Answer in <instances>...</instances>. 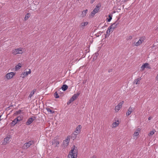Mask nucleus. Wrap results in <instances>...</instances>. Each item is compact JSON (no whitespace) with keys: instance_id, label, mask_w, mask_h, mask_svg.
I'll use <instances>...</instances> for the list:
<instances>
[{"instance_id":"obj_23","label":"nucleus","mask_w":158,"mask_h":158,"mask_svg":"<svg viewBox=\"0 0 158 158\" xmlns=\"http://www.w3.org/2000/svg\"><path fill=\"white\" fill-rule=\"evenodd\" d=\"M21 64L20 63H19L18 64L16 65L15 67V70L16 71L17 70H18L20 69V68L21 67Z\"/></svg>"},{"instance_id":"obj_8","label":"nucleus","mask_w":158,"mask_h":158,"mask_svg":"<svg viewBox=\"0 0 158 158\" xmlns=\"http://www.w3.org/2000/svg\"><path fill=\"white\" fill-rule=\"evenodd\" d=\"M118 24V23L116 21L109 27L110 28V29H111V31H112L114 30V29L116 27L117 25Z\"/></svg>"},{"instance_id":"obj_45","label":"nucleus","mask_w":158,"mask_h":158,"mask_svg":"<svg viewBox=\"0 0 158 158\" xmlns=\"http://www.w3.org/2000/svg\"><path fill=\"white\" fill-rule=\"evenodd\" d=\"M1 116H2V115H0V118H1Z\"/></svg>"},{"instance_id":"obj_18","label":"nucleus","mask_w":158,"mask_h":158,"mask_svg":"<svg viewBox=\"0 0 158 158\" xmlns=\"http://www.w3.org/2000/svg\"><path fill=\"white\" fill-rule=\"evenodd\" d=\"M110 31H111V29H110V28L108 27L107 30L106 31V35L105 36L106 38V36H109L110 35Z\"/></svg>"},{"instance_id":"obj_25","label":"nucleus","mask_w":158,"mask_h":158,"mask_svg":"<svg viewBox=\"0 0 158 158\" xmlns=\"http://www.w3.org/2000/svg\"><path fill=\"white\" fill-rule=\"evenodd\" d=\"M35 91V89H34L32 91H31V93L29 96V97L31 98L32 97V96L34 94Z\"/></svg>"},{"instance_id":"obj_9","label":"nucleus","mask_w":158,"mask_h":158,"mask_svg":"<svg viewBox=\"0 0 158 158\" xmlns=\"http://www.w3.org/2000/svg\"><path fill=\"white\" fill-rule=\"evenodd\" d=\"M35 118L36 117L34 116L29 118L27 120V121L26 122V125H29L30 124Z\"/></svg>"},{"instance_id":"obj_29","label":"nucleus","mask_w":158,"mask_h":158,"mask_svg":"<svg viewBox=\"0 0 158 158\" xmlns=\"http://www.w3.org/2000/svg\"><path fill=\"white\" fill-rule=\"evenodd\" d=\"M54 97L56 98H59V96L58 95L57 92L56 91L54 94Z\"/></svg>"},{"instance_id":"obj_42","label":"nucleus","mask_w":158,"mask_h":158,"mask_svg":"<svg viewBox=\"0 0 158 158\" xmlns=\"http://www.w3.org/2000/svg\"><path fill=\"white\" fill-rule=\"evenodd\" d=\"M86 82V81H83V83L84 84V83H85Z\"/></svg>"},{"instance_id":"obj_5","label":"nucleus","mask_w":158,"mask_h":158,"mask_svg":"<svg viewBox=\"0 0 158 158\" xmlns=\"http://www.w3.org/2000/svg\"><path fill=\"white\" fill-rule=\"evenodd\" d=\"M33 143V142L32 141H29L27 143H26L24 144L23 147V149H27L32 145Z\"/></svg>"},{"instance_id":"obj_17","label":"nucleus","mask_w":158,"mask_h":158,"mask_svg":"<svg viewBox=\"0 0 158 158\" xmlns=\"http://www.w3.org/2000/svg\"><path fill=\"white\" fill-rule=\"evenodd\" d=\"M121 108V106L117 105L115 107L114 110L116 112H118Z\"/></svg>"},{"instance_id":"obj_43","label":"nucleus","mask_w":158,"mask_h":158,"mask_svg":"<svg viewBox=\"0 0 158 158\" xmlns=\"http://www.w3.org/2000/svg\"><path fill=\"white\" fill-rule=\"evenodd\" d=\"M151 118H152L151 117H149L148 118V120H151Z\"/></svg>"},{"instance_id":"obj_21","label":"nucleus","mask_w":158,"mask_h":158,"mask_svg":"<svg viewBox=\"0 0 158 158\" xmlns=\"http://www.w3.org/2000/svg\"><path fill=\"white\" fill-rule=\"evenodd\" d=\"M18 121H17L16 118L14 119V120L11 123V125L12 126H15L17 123Z\"/></svg>"},{"instance_id":"obj_32","label":"nucleus","mask_w":158,"mask_h":158,"mask_svg":"<svg viewBox=\"0 0 158 158\" xmlns=\"http://www.w3.org/2000/svg\"><path fill=\"white\" fill-rule=\"evenodd\" d=\"M155 133V132L153 131H151L149 133L148 135L149 136H151V135H153Z\"/></svg>"},{"instance_id":"obj_39","label":"nucleus","mask_w":158,"mask_h":158,"mask_svg":"<svg viewBox=\"0 0 158 158\" xmlns=\"http://www.w3.org/2000/svg\"><path fill=\"white\" fill-rule=\"evenodd\" d=\"M132 36L130 35L129 36L128 40H131L132 39Z\"/></svg>"},{"instance_id":"obj_16","label":"nucleus","mask_w":158,"mask_h":158,"mask_svg":"<svg viewBox=\"0 0 158 158\" xmlns=\"http://www.w3.org/2000/svg\"><path fill=\"white\" fill-rule=\"evenodd\" d=\"M87 12L88 10L87 9L82 11L81 14V16L83 17H85L86 16Z\"/></svg>"},{"instance_id":"obj_27","label":"nucleus","mask_w":158,"mask_h":158,"mask_svg":"<svg viewBox=\"0 0 158 158\" xmlns=\"http://www.w3.org/2000/svg\"><path fill=\"white\" fill-rule=\"evenodd\" d=\"M22 112V110H19L18 111H16L14 114V115H18V114H20L21 112Z\"/></svg>"},{"instance_id":"obj_26","label":"nucleus","mask_w":158,"mask_h":158,"mask_svg":"<svg viewBox=\"0 0 158 158\" xmlns=\"http://www.w3.org/2000/svg\"><path fill=\"white\" fill-rule=\"evenodd\" d=\"M46 110L48 112H50L51 114H53L54 113L55 111H54L52 110L50 108H47Z\"/></svg>"},{"instance_id":"obj_14","label":"nucleus","mask_w":158,"mask_h":158,"mask_svg":"<svg viewBox=\"0 0 158 158\" xmlns=\"http://www.w3.org/2000/svg\"><path fill=\"white\" fill-rule=\"evenodd\" d=\"M88 23V22H85L82 23H81V25L79 26L81 28H82V29H83L84 28L85 26H86Z\"/></svg>"},{"instance_id":"obj_4","label":"nucleus","mask_w":158,"mask_h":158,"mask_svg":"<svg viewBox=\"0 0 158 158\" xmlns=\"http://www.w3.org/2000/svg\"><path fill=\"white\" fill-rule=\"evenodd\" d=\"M23 52L22 48H16L12 51V53L15 55L18 54H22Z\"/></svg>"},{"instance_id":"obj_35","label":"nucleus","mask_w":158,"mask_h":158,"mask_svg":"<svg viewBox=\"0 0 158 158\" xmlns=\"http://www.w3.org/2000/svg\"><path fill=\"white\" fill-rule=\"evenodd\" d=\"M139 133L138 132V131L137 132H135L134 133V135L135 136H136L137 135H139Z\"/></svg>"},{"instance_id":"obj_24","label":"nucleus","mask_w":158,"mask_h":158,"mask_svg":"<svg viewBox=\"0 0 158 158\" xmlns=\"http://www.w3.org/2000/svg\"><path fill=\"white\" fill-rule=\"evenodd\" d=\"M109 18L106 19L107 21L108 22H110L112 19V15L110 14L108 15Z\"/></svg>"},{"instance_id":"obj_1","label":"nucleus","mask_w":158,"mask_h":158,"mask_svg":"<svg viewBox=\"0 0 158 158\" xmlns=\"http://www.w3.org/2000/svg\"><path fill=\"white\" fill-rule=\"evenodd\" d=\"M73 148H72L71 150L70 151L69 154L68 156V158H76L77 153V150L75 149V146H73Z\"/></svg>"},{"instance_id":"obj_13","label":"nucleus","mask_w":158,"mask_h":158,"mask_svg":"<svg viewBox=\"0 0 158 158\" xmlns=\"http://www.w3.org/2000/svg\"><path fill=\"white\" fill-rule=\"evenodd\" d=\"M80 94V93H78L76 94H74L70 98V99H71L73 102L78 98Z\"/></svg>"},{"instance_id":"obj_34","label":"nucleus","mask_w":158,"mask_h":158,"mask_svg":"<svg viewBox=\"0 0 158 158\" xmlns=\"http://www.w3.org/2000/svg\"><path fill=\"white\" fill-rule=\"evenodd\" d=\"M113 126L114 127L117 126L118 125V123H117L116 122L113 123Z\"/></svg>"},{"instance_id":"obj_31","label":"nucleus","mask_w":158,"mask_h":158,"mask_svg":"<svg viewBox=\"0 0 158 158\" xmlns=\"http://www.w3.org/2000/svg\"><path fill=\"white\" fill-rule=\"evenodd\" d=\"M30 17L29 14H27L25 16V18H24L25 20H27Z\"/></svg>"},{"instance_id":"obj_20","label":"nucleus","mask_w":158,"mask_h":158,"mask_svg":"<svg viewBox=\"0 0 158 158\" xmlns=\"http://www.w3.org/2000/svg\"><path fill=\"white\" fill-rule=\"evenodd\" d=\"M17 121L18 122L20 121L23 120V117L22 115H20L16 118Z\"/></svg>"},{"instance_id":"obj_28","label":"nucleus","mask_w":158,"mask_h":158,"mask_svg":"<svg viewBox=\"0 0 158 158\" xmlns=\"http://www.w3.org/2000/svg\"><path fill=\"white\" fill-rule=\"evenodd\" d=\"M77 135H75L74 133H72L71 134V138L73 139V140H74L76 139Z\"/></svg>"},{"instance_id":"obj_41","label":"nucleus","mask_w":158,"mask_h":158,"mask_svg":"<svg viewBox=\"0 0 158 158\" xmlns=\"http://www.w3.org/2000/svg\"><path fill=\"white\" fill-rule=\"evenodd\" d=\"M156 80H158V74L156 76Z\"/></svg>"},{"instance_id":"obj_40","label":"nucleus","mask_w":158,"mask_h":158,"mask_svg":"<svg viewBox=\"0 0 158 158\" xmlns=\"http://www.w3.org/2000/svg\"><path fill=\"white\" fill-rule=\"evenodd\" d=\"M94 2V0H91L90 3H93Z\"/></svg>"},{"instance_id":"obj_6","label":"nucleus","mask_w":158,"mask_h":158,"mask_svg":"<svg viewBox=\"0 0 158 158\" xmlns=\"http://www.w3.org/2000/svg\"><path fill=\"white\" fill-rule=\"evenodd\" d=\"M145 68L149 69H150L151 68L149 65V64L147 63L144 64L142 65V66L141 67V70L142 71H143L144 70Z\"/></svg>"},{"instance_id":"obj_48","label":"nucleus","mask_w":158,"mask_h":158,"mask_svg":"<svg viewBox=\"0 0 158 158\" xmlns=\"http://www.w3.org/2000/svg\"><path fill=\"white\" fill-rule=\"evenodd\" d=\"M56 158H57V157H56Z\"/></svg>"},{"instance_id":"obj_7","label":"nucleus","mask_w":158,"mask_h":158,"mask_svg":"<svg viewBox=\"0 0 158 158\" xmlns=\"http://www.w3.org/2000/svg\"><path fill=\"white\" fill-rule=\"evenodd\" d=\"M15 73L13 72H11L10 73H7L6 76V78L8 79H10L13 77L15 75Z\"/></svg>"},{"instance_id":"obj_38","label":"nucleus","mask_w":158,"mask_h":158,"mask_svg":"<svg viewBox=\"0 0 158 158\" xmlns=\"http://www.w3.org/2000/svg\"><path fill=\"white\" fill-rule=\"evenodd\" d=\"M123 101H122V102H120L118 105H119L120 106L121 105V107H122V105L123 103Z\"/></svg>"},{"instance_id":"obj_15","label":"nucleus","mask_w":158,"mask_h":158,"mask_svg":"<svg viewBox=\"0 0 158 158\" xmlns=\"http://www.w3.org/2000/svg\"><path fill=\"white\" fill-rule=\"evenodd\" d=\"M141 78L140 77H138L136 79H135L133 82V83L135 84H139L140 82V81Z\"/></svg>"},{"instance_id":"obj_33","label":"nucleus","mask_w":158,"mask_h":158,"mask_svg":"<svg viewBox=\"0 0 158 158\" xmlns=\"http://www.w3.org/2000/svg\"><path fill=\"white\" fill-rule=\"evenodd\" d=\"M72 102H73L72 100L70 99L67 102V104L68 105H69Z\"/></svg>"},{"instance_id":"obj_11","label":"nucleus","mask_w":158,"mask_h":158,"mask_svg":"<svg viewBox=\"0 0 158 158\" xmlns=\"http://www.w3.org/2000/svg\"><path fill=\"white\" fill-rule=\"evenodd\" d=\"M10 138V135H8L4 139V144H6L8 143Z\"/></svg>"},{"instance_id":"obj_10","label":"nucleus","mask_w":158,"mask_h":158,"mask_svg":"<svg viewBox=\"0 0 158 158\" xmlns=\"http://www.w3.org/2000/svg\"><path fill=\"white\" fill-rule=\"evenodd\" d=\"M81 125H79L76 128V130L74 132V134L75 135H77L81 131Z\"/></svg>"},{"instance_id":"obj_37","label":"nucleus","mask_w":158,"mask_h":158,"mask_svg":"<svg viewBox=\"0 0 158 158\" xmlns=\"http://www.w3.org/2000/svg\"><path fill=\"white\" fill-rule=\"evenodd\" d=\"M123 101H122V102H120L118 105H119L120 106L121 105V107H122V105L123 103Z\"/></svg>"},{"instance_id":"obj_44","label":"nucleus","mask_w":158,"mask_h":158,"mask_svg":"<svg viewBox=\"0 0 158 158\" xmlns=\"http://www.w3.org/2000/svg\"><path fill=\"white\" fill-rule=\"evenodd\" d=\"M91 158H96V157L95 156H93Z\"/></svg>"},{"instance_id":"obj_22","label":"nucleus","mask_w":158,"mask_h":158,"mask_svg":"<svg viewBox=\"0 0 158 158\" xmlns=\"http://www.w3.org/2000/svg\"><path fill=\"white\" fill-rule=\"evenodd\" d=\"M31 70L30 69H29V71H26L25 72H24L21 75L23 74L24 75H25V76H27L28 74H30L31 73Z\"/></svg>"},{"instance_id":"obj_12","label":"nucleus","mask_w":158,"mask_h":158,"mask_svg":"<svg viewBox=\"0 0 158 158\" xmlns=\"http://www.w3.org/2000/svg\"><path fill=\"white\" fill-rule=\"evenodd\" d=\"M135 110V108L134 107H130L126 113V115L127 116H129L130 115L131 113L132 112V111L134 110Z\"/></svg>"},{"instance_id":"obj_47","label":"nucleus","mask_w":158,"mask_h":158,"mask_svg":"<svg viewBox=\"0 0 158 158\" xmlns=\"http://www.w3.org/2000/svg\"><path fill=\"white\" fill-rule=\"evenodd\" d=\"M157 29H158V27L157 28Z\"/></svg>"},{"instance_id":"obj_3","label":"nucleus","mask_w":158,"mask_h":158,"mask_svg":"<svg viewBox=\"0 0 158 158\" xmlns=\"http://www.w3.org/2000/svg\"><path fill=\"white\" fill-rule=\"evenodd\" d=\"M145 40V36H142L139 38V41L137 42H135L134 44V46H138L140 45L141 44H142L144 42V41Z\"/></svg>"},{"instance_id":"obj_30","label":"nucleus","mask_w":158,"mask_h":158,"mask_svg":"<svg viewBox=\"0 0 158 158\" xmlns=\"http://www.w3.org/2000/svg\"><path fill=\"white\" fill-rule=\"evenodd\" d=\"M53 143H56V146H57V145L59 144V142L58 141L54 140L53 142Z\"/></svg>"},{"instance_id":"obj_36","label":"nucleus","mask_w":158,"mask_h":158,"mask_svg":"<svg viewBox=\"0 0 158 158\" xmlns=\"http://www.w3.org/2000/svg\"><path fill=\"white\" fill-rule=\"evenodd\" d=\"M69 139H70L68 137H67L65 140L66 142H68V143H67V144H68L69 142Z\"/></svg>"},{"instance_id":"obj_19","label":"nucleus","mask_w":158,"mask_h":158,"mask_svg":"<svg viewBox=\"0 0 158 158\" xmlns=\"http://www.w3.org/2000/svg\"><path fill=\"white\" fill-rule=\"evenodd\" d=\"M68 88V86L66 85H64L61 87V89L63 91H65Z\"/></svg>"},{"instance_id":"obj_2","label":"nucleus","mask_w":158,"mask_h":158,"mask_svg":"<svg viewBox=\"0 0 158 158\" xmlns=\"http://www.w3.org/2000/svg\"><path fill=\"white\" fill-rule=\"evenodd\" d=\"M101 6V5L100 4H98L96 6L95 8L91 12L90 15H91L92 17H93L94 15L98 12L99 9V8Z\"/></svg>"},{"instance_id":"obj_46","label":"nucleus","mask_w":158,"mask_h":158,"mask_svg":"<svg viewBox=\"0 0 158 158\" xmlns=\"http://www.w3.org/2000/svg\"><path fill=\"white\" fill-rule=\"evenodd\" d=\"M110 72V71H109V72Z\"/></svg>"}]
</instances>
